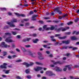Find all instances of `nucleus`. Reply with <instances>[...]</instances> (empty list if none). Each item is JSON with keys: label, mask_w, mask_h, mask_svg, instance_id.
Returning <instances> with one entry per match:
<instances>
[{"label": "nucleus", "mask_w": 79, "mask_h": 79, "mask_svg": "<svg viewBox=\"0 0 79 79\" xmlns=\"http://www.w3.org/2000/svg\"><path fill=\"white\" fill-rule=\"evenodd\" d=\"M25 47H27V48H28L29 47H31V46H30V45H25Z\"/></svg>", "instance_id": "obj_32"}, {"label": "nucleus", "mask_w": 79, "mask_h": 79, "mask_svg": "<svg viewBox=\"0 0 79 79\" xmlns=\"http://www.w3.org/2000/svg\"><path fill=\"white\" fill-rule=\"evenodd\" d=\"M57 63H59V64H63V63L61 62V61L57 62H56L54 64H56Z\"/></svg>", "instance_id": "obj_23"}, {"label": "nucleus", "mask_w": 79, "mask_h": 79, "mask_svg": "<svg viewBox=\"0 0 79 79\" xmlns=\"http://www.w3.org/2000/svg\"><path fill=\"white\" fill-rule=\"evenodd\" d=\"M17 38L18 39H20V38H21V36H20V35H18L17 36Z\"/></svg>", "instance_id": "obj_42"}, {"label": "nucleus", "mask_w": 79, "mask_h": 79, "mask_svg": "<svg viewBox=\"0 0 79 79\" xmlns=\"http://www.w3.org/2000/svg\"><path fill=\"white\" fill-rule=\"evenodd\" d=\"M33 11H31L30 12L29 14L30 15H32V14H33Z\"/></svg>", "instance_id": "obj_46"}, {"label": "nucleus", "mask_w": 79, "mask_h": 79, "mask_svg": "<svg viewBox=\"0 0 79 79\" xmlns=\"http://www.w3.org/2000/svg\"><path fill=\"white\" fill-rule=\"evenodd\" d=\"M29 52H30V53L29 54V55H30V56H32V57H35V56H34V55H35L32 54V53L31 52V51H30V50H29Z\"/></svg>", "instance_id": "obj_15"}, {"label": "nucleus", "mask_w": 79, "mask_h": 79, "mask_svg": "<svg viewBox=\"0 0 79 79\" xmlns=\"http://www.w3.org/2000/svg\"><path fill=\"white\" fill-rule=\"evenodd\" d=\"M8 58H11V56H8Z\"/></svg>", "instance_id": "obj_51"}, {"label": "nucleus", "mask_w": 79, "mask_h": 79, "mask_svg": "<svg viewBox=\"0 0 79 79\" xmlns=\"http://www.w3.org/2000/svg\"><path fill=\"white\" fill-rule=\"evenodd\" d=\"M70 66L69 65H66L65 66V67L63 69L64 71H66L67 70V69L68 68H69V70H71V68Z\"/></svg>", "instance_id": "obj_3"}, {"label": "nucleus", "mask_w": 79, "mask_h": 79, "mask_svg": "<svg viewBox=\"0 0 79 79\" xmlns=\"http://www.w3.org/2000/svg\"><path fill=\"white\" fill-rule=\"evenodd\" d=\"M77 21H78V18H77L75 20V23H76V22H77Z\"/></svg>", "instance_id": "obj_48"}, {"label": "nucleus", "mask_w": 79, "mask_h": 79, "mask_svg": "<svg viewBox=\"0 0 79 79\" xmlns=\"http://www.w3.org/2000/svg\"><path fill=\"white\" fill-rule=\"evenodd\" d=\"M16 62H21L22 61V60H16Z\"/></svg>", "instance_id": "obj_30"}, {"label": "nucleus", "mask_w": 79, "mask_h": 79, "mask_svg": "<svg viewBox=\"0 0 79 79\" xmlns=\"http://www.w3.org/2000/svg\"><path fill=\"white\" fill-rule=\"evenodd\" d=\"M32 36L33 37H36V36H37V34H34L32 35Z\"/></svg>", "instance_id": "obj_36"}, {"label": "nucleus", "mask_w": 79, "mask_h": 79, "mask_svg": "<svg viewBox=\"0 0 79 79\" xmlns=\"http://www.w3.org/2000/svg\"><path fill=\"white\" fill-rule=\"evenodd\" d=\"M39 58L40 60H42V59H44V58H42L41 56H40V57H39Z\"/></svg>", "instance_id": "obj_45"}, {"label": "nucleus", "mask_w": 79, "mask_h": 79, "mask_svg": "<svg viewBox=\"0 0 79 79\" xmlns=\"http://www.w3.org/2000/svg\"><path fill=\"white\" fill-rule=\"evenodd\" d=\"M11 23H14V22H16V19H15L14 20L11 22Z\"/></svg>", "instance_id": "obj_40"}, {"label": "nucleus", "mask_w": 79, "mask_h": 79, "mask_svg": "<svg viewBox=\"0 0 79 79\" xmlns=\"http://www.w3.org/2000/svg\"><path fill=\"white\" fill-rule=\"evenodd\" d=\"M5 35H11V33H5Z\"/></svg>", "instance_id": "obj_29"}, {"label": "nucleus", "mask_w": 79, "mask_h": 79, "mask_svg": "<svg viewBox=\"0 0 79 79\" xmlns=\"http://www.w3.org/2000/svg\"><path fill=\"white\" fill-rule=\"evenodd\" d=\"M59 19H62V17L60 16H59Z\"/></svg>", "instance_id": "obj_52"}, {"label": "nucleus", "mask_w": 79, "mask_h": 79, "mask_svg": "<svg viewBox=\"0 0 79 79\" xmlns=\"http://www.w3.org/2000/svg\"><path fill=\"white\" fill-rule=\"evenodd\" d=\"M6 42H13V40L10 39V38L9 37L7 38L5 40Z\"/></svg>", "instance_id": "obj_9"}, {"label": "nucleus", "mask_w": 79, "mask_h": 79, "mask_svg": "<svg viewBox=\"0 0 79 79\" xmlns=\"http://www.w3.org/2000/svg\"><path fill=\"white\" fill-rule=\"evenodd\" d=\"M12 33L13 35H16L17 34V32L15 31H12Z\"/></svg>", "instance_id": "obj_26"}, {"label": "nucleus", "mask_w": 79, "mask_h": 79, "mask_svg": "<svg viewBox=\"0 0 79 79\" xmlns=\"http://www.w3.org/2000/svg\"><path fill=\"white\" fill-rule=\"evenodd\" d=\"M25 72L27 74H28L30 72V70L29 69H27L25 70Z\"/></svg>", "instance_id": "obj_21"}, {"label": "nucleus", "mask_w": 79, "mask_h": 79, "mask_svg": "<svg viewBox=\"0 0 79 79\" xmlns=\"http://www.w3.org/2000/svg\"><path fill=\"white\" fill-rule=\"evenodd\" d=\"M52 41L53 42H55L56 41V40L55 39H52Z\"/></svg>", "instance_id": "obj_49"}, {"label": "nucleus", "mask_w": 79, "mask_h": 79, "mask_svg": "<svg viewBox=\"0 0 79 79\" xmlns=\"http://www.w3.org/2000/svg\"><path fill=\"white\" fill-rule=\"evenodd\" d=\"M49 57H52L53 56V55L52 54H50L49 56Z\"/></svg>", "instance_id": "obj_53"}, {"label": "nucleus", "mask_w": 79, "mask_h": 79, "mask_svg": "<svg viewBox=\"0 0 79 79\" xmlns=\"http://www.w3.org/2000/svg\"><path fill=\"white\" fill-rule=\"evenodd\" d=\"M66 34L67 35H69V34H71V32H67L66 33Z\"/></svg>", "instance_id": "obj_47"}, {"label": "nucleus", "mask_w": 79, "mask_h": 79, "mask_svg": "<svg viewBox=\"0 0 79 79\" xmlns=\"http://www.w3.org/2000/svg\"><path fill=\"white\" fill-rule=\"evenodd\" d=\"M8 14L9 15H11L12 14L10 12H8Z\"/></svg>", "instance_id": "obj_56"}, {"label": "nucleus", "mask_w": 79, "mask_h": 79, "mask_svg": "<svg viewBox=\"0 0 79 79\" xmlns=\"http://www.w3.org/2000/svg\"><path fill=\"white\" fill-rule=\"evenodd\" d=\"M1 45H2V46L5 48H7L8 47H10V46L9 45H7V44H5V43L4 42H2V43Z\"/></svg>", "instance_id": "obj_4"}, {"label": "nucleus", "mask_w": 79, "mask_h": 79, "mask_svg": "<svg viewBox=\"0 0 79 79\" xmlns=\"http://www.w3.org/2000/svg\"><path fill=\"white\" fill-rule=\"evenodd\" d=\"M34 69L35 71H39V70L42 69V68L40 67H37L36 68H34Z\"/></svg>", "instance_id": "obj_10"}, {"label": "nucleus", "mask_w": 79, "mask_h": 79, "mask_svg": "<svg viewBox=\"0 0 79 79\" xmlns=\"http://www.w3.org/2000/svg\"><path fill=\"white\" fill-rule=\"evenodd\" d=\"M47 46L46 45H43V47H44L45 48H46V47H47Z\"/></svg>", "instance_id": "obj_59"}, {"label": "nucleus", "mask_w": 79, "mask_h": 79, "mask_svg": "<svg viewBox=\"0 0 79 79\" xmlns=\"http://www.w3.org/2000/svg\"><path fill=\"white\" fill-rule=\"evenodd\" d=\"M1 10H6V8H2Z\"/></svg>", "instance_id": "obj_44"}, {"label": "nucleus", "mask_w": 79, "mask_h": 79, "mask_svg": "<svg viewBox=\"0 0 79 79\" xmlns=\"http://www.w3.org/2000/svg\"><path fill=\"white\" fill-rule=\"evenodd\" d=\"M46 74H47L49 76H52V72L50 71H47L46 73Z\"/></svg>", "instance_id": "obj_7"}, {"label": "nucleus", "mask_w": 79, "mask_h": 79, "mask_svg": "<svg viewBox=\"0 0 79 79\" xmlns=\"http://www.w3.org/2000/svg\"><path fill=\"white\" fill-rule=\"evenodd\" d=\"M23 64H26V66L27 67H29V66H31L33 65L34 64V63L33 62H30V64H29L26 62H24L23 63Z\"/></svg>", "instance_id": "obj_2"}, {"label": "nucleus", "mask_w": 79, "mask_h": 79, "mask_svg": "<svg viewBox=\"0 0 79 79\" xmlns=\"http://www.w3.org/2000/svg\"><path fill=\"white\" fill-rule=\"evenodd\" d=\"M7 55V52H3V55L4 56H5V55Z\"/></svg>", "instance_id": "obj_27"}, {"label": "nucleus", "mask_w": 79, "mask_h": 79, "mask_svg": "<svg viewBox=\"0 0 79 79\" xmlns=\"http://www.w3.org/2000/svg\"><path fill=\"white\" fill-rule=\"evenodd\" d=\"M42 79H47V78H46V77H42Z\"/></svg>", "instance_id": "obj_55"}, {"label": "nucleus", "mask_w": 79, "mask_h": 79, "mask_svg": "<svg viewBox=\"0 0 79 79\" xmlns=\"http://www.w3.org/2000/svg\"><path fill=\"white\" fill-rule=\"evenodd\" d=\"M3 71L5 72L6 74H8V73H9V72H10V70H3Z\"/></svg>", "instance_id": "obj_20"}, {"label": "nucleus", "mask_w": 79, "mask_h": 79, "mask_svg": "<svg viewBox=\"0 0 79 79\" xmlns=\"http://www.w3.org/2000/svg\"><path fill=\"white\" fill-rule=\"evenodd\" d=\"M73 23V22H70L69 23H68V25H70V24H71Z\"/></svg>", "instance_id": "obj_33"}, {"label": "nucleus", "mask_w": 79, "mask_h": 79, "mask_svg": "<svg viewBox=\"0 0 79 79\" xmlns=\"http://www.w3.org/2000/svg\"><path fill=\"white\" fill-rule=\"evenodd\" d=\"M15 15L17 16H22V17H24L25 16V15L24 14H19L18 13H15Z\"/></svg>", "instance_id": "obj_13"}, {"label": "nucleus", "mask_w": 79, "mask_h": 79, "mask_svg": "<svg viewBox=\"0 0 79 79\" xmlns=\"http://www.w3.org/2000/svg\"><path fill=\"white\" fill-rule=\"evenodd\" d=\"M31 39V38H28L26 39H24L23 40V42H26V41H29Z\"/></svg>", "instance_id": "obj_18"}, {"label": "nucleus", "mask_w": 79, "mask_h": 79, "mask_svg": "<svg viewBox=\"0 0 79 79\" xmlns=\"http://www.w3.org/2000/svg\"><path fill=\"white\" fill-rule=\"evenodd\" d=\"M38 54L39 56H41V55H42V53L40 52H38Z\"/></svg>", "instance_id": "obj_35"}, {"label": "nucleus", "mask_w": 79, "mask_h": 79, "mask_svg": "<svg viewBox=\"0 0 79 79\" xmlns=\"http://www.w3.org/2000/svg\"><path fill=\"white\" fill-rule=\"evenodd\" d=\"M20 26H24V24H20Z\"/></svg>", "instance_id": "obj_63"}, {"label": "nucleus", "mask_w": 79, "mask_h": 79, "mask_svg": "<svg viewBox=\"0 0 79 79\" xmlns=\"http://www.w3.org/2000/svg\"><path fill=\"white\" fill-rule=\"evenodd\" d=\"M61 35L59 34H56L55 35V37H58L59 36H60Z\"/></svg>", "instance_id": "obj_31"}, {"label": "nucleus", "mask_w": 79, "mask_h": 79, "mask_svg": "<svg viewBox=\"0 0 79 79\" xmlns=\"http://www.w3.org/2000/svg\"><path fill=\"white\" fill-rule=\"evenodd\" d=\"M43 29L44 30H46V31H48V30H50V29L52 30L55 29V27L53 26H52L51 28H50L49 27H47V25H44L43 27Z\"/></svg>", "instance_id": "obj_1"}, {"label": "nucleus", "mask_w": 79, "mask_h": 79, "mask_svg": "<svg viewBox=\"0 0 79 79\" xmlns=\"http://www.w3.org/2000/svg\"><path fill=\"white\" fill-rule=\"evenodd\" d=\"M63 44H68L69 43V40L67 41H62Z\"/></svg>", "instance_id": "obj_14"}, {"label": "nucleus", "mask_w": 79, "mask_h": 79, "mask_svg": "<svg viewBox=\"0 0 79 79\" xmlns=\"http://www.w3.org/2000/svg\"><path fill=\"white\" fill-rule=\"evenodd\" d=\"M36 64H39V65H43V64H42L39 63L38 62H36Z\"/></svg>", "instance_id": "obj_24"}, {"label": "nucleus", "mask_w": 79, "mask_h": 79, "mask_svg": "<svg viewBox=\"0 0 79 79\" xmlns=\"http://www.w3.org/2000/svg\"><path fill=\"white\" fill-rule=\"evenodd\" d=\"M77 48H73V50H77Z\"/></svg>", "instance_id": "obj_38"}, {"label": "nucleus", "mask_w": 79, "mask_h": 79, "mask_svg": "<svg viewBox=\"0 0 79 79\" xmlns=\"http://www.w3.org/2000/svg\"><path fill=\"white\" fill-rule=\"evenodd\" d=\"M39 40V39H36L35 40H33V43H37V42Z\"/></svg>", "instance_id": "obj_22"}, {"label": "nucleus", "mask_w": 79, "mask_h": 79, "mask_svg": "<svg viewBox=\"0 0 79 79\" xmlns=\"http://www.w3.org/2000/svg\"><path fill=\"white\" fill-rule=\"evenodd\" d=\"M29 24V23H27L25 24V26H28Z\"/></svg>", "instance_id": "obj_50"}, {"label": "nucleus", "mask_w": 79, "mask_h": 79, "mask_svg": "<svg viewBox=\"0 0 79 79\" xmlns=\"http://www.w3.org/2000/svg\"><path fill=\"white\" fill-rule=\"evenodd\" d=\"M46 53H47V54H49V53H50V52L48 51H47L46 52Z\"/></svg>", "instance_id": "obj_54"}, {"label": "nucleus", "mask_w": 79, "mask_h": 79, "mask_svg": "<svg viewBox=\"0 0 79 79\" xmlns=\"http://www.w3.org/2000/svg\"><path fill=\"white\" fill-rule=\"evenodd\" d=\"M27 77L28 79H31V76H27Z\"/></svg>", "instance_id": "obj_37"}, {"label": "nucleus", "mask_w": 79, "mask_h": 79, "mask_svg": "<svg viewBox=\"0 0 79 79\" xmlns=\"http://www.w3.org/2000/svg\"><path fill=\"white\" fill-rule=\"evenodd\" d=\"M49 19L50 18H49V17H45L44 18V19Z\"/></svg>", "instance_id": "obj_39"}, {"label": "nucleus", "mask_w": 79, "mask_h": 79, "mask_svg": "<svg viewBox=\"0 0 79 79\" xmlns=\"http://www.w3.org/2000/svg\"><path fill=\"white\" fill-rule=\"evenodd\" d=\"M54 11L55 12H57L59 13V14H61V12L60 10H59V8L58 7H57V8L55 9Z\"/></svg>", "instance_id": "obj_6"}, {"label": "nucleus", "mask_w": 79, "mask_h": 79, "mask_svg": "<svg viewBox=\"0 0 79 79\" xmlns=\"http://www.w3.org/2000/svg\"><path fill=\"white\" fill-rule=\"evenodd\" d=\"M69 55H70V54L69 53H68L66 54V56H69Z\"/></svg>", "instance_id": "obj_61"}, {"label": "nucleus", "mask_w": 79, "mask_h": 79, "mask_svg": "<svg viewBox=\"0 0 79 79\" xmlns=\"http://www.w3.org/2000/svg\"><path fill=\"white\" fill-rule=\"evenodd\" d=\"M2 77H6V76L5 75H2Z\"/></svg>", "instance_id": "obj_57"}, {"label": "nucleus", "mask_w": 79, "mask_h": 79, "mask_svg": "<svg viewBox=\"0 0 79 79\" xmlns=\"http://www.w3.org/2000/svg\"><path fill=\"white\" fill-rule=\"evenodd\" d=\"M54 70H55L56 71H61L62 69H59L58 67H56L54 69Z\"/></svg>", "instance_id": "obj_11"}, {"label": "nucleus", "mask_w": 79, "mask_h": 79, "mask_svg": "<svg viewBox=\"0 0 79 79\" xmlns=\"http://www.w3.org/2000/svg\"><path fill=\"white\" fill-rule=\"evenodd\" d=\"M12 57H13V58H15V57H16V56L14 55L12 56Z\"/></svg>", "instance_id": "obj_58"}, {"label": "nucleus", "mask_w": 79, "mask_h": 79, "mask_svg": "<svg viewBox=\"0 0 79 79\" xmlns=\"http://www.w3.org/2000/svg\"><path fill=\"white\" fill-rule=\"evenodd\" d=\"M29 20V19H24L23 20V21H27Z\"/></svg>", "instance_id": "obj_34"}, {"label": "nucleus", "mask_w": 79, "mask_h": 79, "mask_svg": "<svg viewBox=\"0 0 79 79\" xmlns=\"http://www.w3.org/2000/svg\"><path fill=\"white\" fill-rule=\"evenodd\" d=\"M69 29V27H66V29L63 28H60L57 31H59L61 30L62 31H66V29Z\"/></svg>", "instance_id": "obj_5"}, {"label": "nucleus", "mask_w": 79, "mask_h": 79, "mask_svg": "<svg viewBox=\"0 0 79 79\" xmlns=\"http://www.w3.org/2000/svg\"><path fill=\"white\" fill-rule=\"evenodd\" d=\"M16 78L18 79H21V78L19 76L17 77Z\"/></svg>", "instance_id": "obj_43"}, {"label": "nucleus", "mask_w": 79, "mask_h": 79, "mask_svg": "<svg viewBox=\"0 0 79 79\" xmlns=\"http://www.w3.org/2000/svg\"><path fill=\"white\" fill-rule=\"evenodd\" d=\"M10 53H14V52L13 51H10Z\"/></svg>", "instance_id": "obj_60"}, {"label": "nucleus", "mask_w": 79, "mask_h": 79, "mask_svg": "<svg viewBox=\"0 0 79 79\" xmlns=\"http://www.w3.org/2000/svg\"><path fill=\"white\" fill-rule=\"evenodd\" d=\"M8 24H9L10 25V27H15V25L14 24H13V23L10 22H7Z\"/></svg>", "instance_id": "obj_12"}, {"label": "nucleus", "mask_w": 79, "mask_h": 79, "mask_svg": "<svg viewBox=\"0 0 79 79\" xmlns=\"http://www.w3.org/2000/svg\"><path fill=\"white\" fill-rule=\"evenodd\" d=\"M73 34H76V35H77V34H79V31L77 32L76 31H74L73 33Z\"/></svg>", "instance_id": "obj_17"}, {"label": "nucleus", "mask_w": 79, "mask_h": 79, "mask_svg": "<svg viewBox=\"0 0 79 79\" xmlns=\"http://www.w3.org/2000/svg\"><path fill=\"white\" fill-rule=\"evenodd\" d=\"M35 17H36V16L35 15H33L32 18V20H35V19H34V18H35Z\"/></svg>", "instance_id": "obj_28"}, {"label": "nucleus", "mask_w": 79, "mask_h": 79, "mask_svg": "<svg viewBox=\"0 0 79 79\" xmlns=\"http://www.w3.org/2000/svg\"><path fill=\"white\" fill-rule=\"evenodd\" d=\"M40 73H42V74H43V73H44V71L43 70L41 71L40 72Z\"/></svg>", "instance_id": "obj_62"}, {"label": "nucleus", "mask_w": 79, "mask_h": 79, "mask_svg": "<svg viewBox=\"0 0 79 79\" xmlns=\"http://www.w3.org/2000/svg\"><path fill=\"white\" fill-rule=\"evenodd\" d=\"M21 48L23 51V53H24V52H26V50L23 47H21Z\"/></svg>", "instance_id": "obj_16"}, {"label": "nucleus", "mask_w": 79, "mask_h": 79, "mask_svg": "<svg viewBox=\"0 0 79 79\" xmlns=\"http://www.w3.org/2000/svg\"><path fill=\"white\" fill-rule=\"evenodd\" d=\"M59 38L60 39H64L66 38V36H64L63 37H59Z\"/></svg>", "instance_id": "obj_25"}, {"label": "nucleus", "mask_w": 79, "mask_h": 79, "mask_svg": "<svg viewBox=\"0 0 79 79\" xmlns=\"http://www.w3.org/2000/svg\"><path fill=\"white\" fill-rule=\"evenodd\" d=\"M7 65V64L6 63H4L3 64V65H1L0 66V67H1V68H5V69L6 68V66Z\"/></svg>", "instance_id": "obj_8"}, {"label": "nucleus", "mask_w": 79, "mask_h": 79, "mask_svg": "<svg viewBox=\"0 0 79 79\" xmlns=\"http://www.w3.org/2000/svg\"><path fill=\"white\" fill-rule=\"evenodd\" d=\"M72 40H77V38L75 36H72L71 37Z\"/></svg>", "instance_id": "obj_19"}, {"label": "nucleus", "mask_w": 79, "mask_h": 79, "mask_svg": "<svg viewBox=\"0 0 79 79\" xmlns=\"http://www.w3.org/2000/svg\"><path fill=\"white\" fill-rule=\"evenodd\" d=\"M16 51H17V52H20V50H19V49H18V48H17V49H16Z\"/></svg>", "instance_id": "obj_41"}, {"label": "nucleus", "mask_w": 79, "mask_h": 79, "mask_svg": "<svg viewBox=\"0 0 79 79\" xmlns=\"http://www.w3.org/2000/svg\"><path fill=\"white\" fill-rule=\"evenodd\" d=\"M77 13H79V10H78L77 11Z\"/></svg>", "instance_id": "obj_64"}]
</instances>
